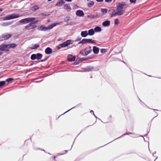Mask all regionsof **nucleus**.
Masks as SVG:
<instances>
[{
    "instance_id": "338daca9",
    "label": "nucleus",
    "mask_w": 161,
    "mask_h": 161,
    "mask_svg": "<svg viewBox=\"0 0 161 161\" xmlns=\"http://www.w3.org/2000/svg\"><path fill=\"white\" fill-rule=\"evenodd\" d=\"M65 154V153H60V154H58V155H63V154Z\"/></svg>"
},
{
    "instance_id": "a211bd4d",
    "label": "nucleus",
    "mask_w": 161,
    "mask_h": 161,
    "mask_svg": "<svg viewBox=\"0 0 161 161\" xmlns=\"http://www.w3.org/2000/svg\"><path fill=\"white\" fill-rule=\"evenodd\" d=\"M93 52L95 54H97L99 51V48L96 46L93 47Z\"/></svg>"
},
{
    "instance_id": "412c9836",
    "label": "nucleus",
    "mask_w": 161,
    "mask_h": 161,
    "mask_svg": "<svg viewBox=\"0 0 161 161\" xmlns=\"http://www.w3.org/2000/svg\"><path fill=\"white\" fill-rule=\"evenodd\" d=\"M2 35L3 36L4 38H5V40L8 39L12 36L11 34H8V33H6L5 34H3Z\"/></svg>"
},
{
    "instance_id": "b1692460",
    "label": "nucleus",
    "mask_w": 161,
    "mask_h": 161,
    "mask_svg": "<svg viewBox=\"0 0 161 161\" xmlns=\"http://www.w3.org/2000/svg\"><path fill=\"white\" fill-rule=\"evenodd\" d=\"M101 16L99 14H93V15H88L87 16V17L89 18H97L100 17Z\"/></svg>"
},
{
    "instance_id": "72a5a7b5",
    "label": "nucleus",
    "mask_w": 161,
    "mask_h": 161,
    "mask_svg": "<svg viewBox=\"0 0 161 161\" xmlns=\"http://www.w3.org/2000/svg\"><path fill=\"white\" fill-rule=\"evenodd\" d=\"M14 80V79L13 78H10L6 79L5 80V82H7L8 83H10L13 80Z\"/></svg>"
},
{
    "instance_id": "cd10ccee",
    "label": "nucleus",
    "mask_w": 161,
    "mask_h": 161,
    "mask_svg": "<svg viewBox=\"0 0 161 161\" xmlns=\"http://www.w3.org/2000/svg\"><path fill=\"white\" fill-rule=\"evenodd\" d=\"M94 2L93 1H90L87 4V7L88 8H91L94 4Z\"/></svg>"
},
{
    "instance_id": "5fc2aeb1",
    "label": "nucleus",
    "mask_w": 161,
    "mask_h": 161,
    "mask_svg": "<svg viewBox=\"0 0 161 161\" xmlns=\"http://www.w3.org/2000/svg\"><path fill=\"white\" fill-rule=\"evenodd\" d=\"M136 0H131V3H136Z\"/></svg>"
},
{
    "instance_id": "2f4dec72",
    "label": "nucleus",
    "mask_w": 161,
    "mask_h": 161,
    "mask_svg": "<svg viewBox=\"0 0 161 161\" xmlns=\"http://www.w3.org/2000/svg\"><path fill=\"white\" fill-rule=\"evenodd\" d=\"M108 11V9L106 8H102L101 9V12L104 14L107 13V12Z\"/></svg>"
},
{
    "instance_id": "7ed1b4c3",
    "label": "nucleus",
    "mask_w": 161,
    "mask_h": 161,
    "mask_svg": "<svg viewBox=\"0 0 161 161\" xmlns=\"http://www.w3.org/2000/svg\"><path fill=\"white\" fill-rule=\"evenodd\" d=\"M38 22L39 20H38L33 21L30 22L28 25L25 26V28L27 30L34 29L37 26V25L35 24L37 23Z\"/></svg>"
},
{
    "instance_id": "bf43d9fd",
    "label": "nucleus",
    "mask_w": 161,
    "mask_h": 161,
    "mask_svg": "<svg viewBox=\"0 0 161 161\" xmlns=\"http://www.w3.org/2000/svg\"><path fill=\"white\" fill-rule=\"evenodd\" d=\"M139 136L142 137L143 138V140H144V141L145 142H146L145 141V138H144V137H143V136H142L141 135V136Z\"/></svg>"
},
{
    "instance_id": "ddd939ff",
    "label": "nucleus",
    "mask_w": 161,
    "mask_h": 161,
    "mask_svg": "<svg viewBox=\"0 0 161 161\" xmlns=\"http://www.w3.org/2000/svg\"><path fill=\"white\" fill-rule=\"evenodd\" d=\"M76 14L78 16L81 17L84 15V13L82 10H78L76 11Z\"/></svg>"
},
{
    "instance_id": "aec40b11",
    "label": "nucleus",
    "mask_w": 161,
    "mask_h": 161,
    "mask_svg": "<svg viewBox=\"0 0 161 161\" xmlns=\"http://www.w3.org/2000/svg\"><path fill=\"white\" fill-rule=\"evenodd\" d=\"M64 3L65 2L63 0H60L58 2L56 3L55 6L60 7L64 5Z\"/></svg>"
},
{
    "instance_id": "7c9ffc66",
    "label": "nucleus",
    "mask_w": 161,
    "mask_h": 161,
    "mask_svg": "<svg viewBox=\"0 0 161 161\" xmlns=\"http://www.w3.org/2000/svg\"><path fill=\"white\" fill-rule=\"evenodd\" d=\"M31 59L32 60H35L36 59V54H32L31 56Z\"/></svg>"
},
{
    "instance_id": "f8f14e48",
    "label": "nucleus",
    "mask_w": 161,
    "mask_h": 161,
    "mask_svg": "<svg viewBox=\"0 0 161 161\" xmlns=\"http://www.w3.org/2000/svg\"><path fill=\"white\" fill-rule=\"evenodd\" d=\"M59 24V23H54L51 24L50 25H49L47 27V30L52 29L54 27L56 26L57 25Z\"/></svg>"
},
{
    "instance_id": "c9c22d12",
    "label": "nucleus",
    "mask_w": 161,
    "mask_h": 161,
    "mask_svg": "<svg viewBox=\"0 0 161 161\" xmlns=\"http://www.w3.org/2000/svg\"><path fill=\"white\" fill-rule=\"evenodd\" d=\"M5 81H0V87L3 86L5 84Z\"/></svg>"
},
{
    "instance_id": "3c124183",
    "label": "nucleus",
    "mask_w": 161,
    "mask_h": 161,
    "mask_svg": "<svg viewBox=\"0 0 161 161\" xmlns=\"http://www.w3.org/2000/svg\"><path fill=\"white\" fill-rule=\"evenodd\" d=\"M82 44L83 45L84 44V42H83V39H82L81 41L80 42H79L78 43L77 45H79V44Z\"/></svg>"
},
{
    "instance_id": "69168bd1",
    "label": "nucleus",
    "mask_w": 161,
    "mask_h": 161,
    "mask_svg": "<svg viewBox=\"0 0 161 161\" xmlns=\"http://www.w3.org/2000/svg\"><path fill=\"white\" fill-rule=\"evenodd\" d=\"M3 53L1 51H0V55H2Z\"/></svg>"
},
{
    "instance_id": "20e7f679",
    "label": "nucleus",
    "mask_w": 161,
    "mask_h": 161,
    "mask_svg": "<svg viewBox=\"0 0 161 161\" xmlns=\"http://www.w3.org/2000/svg\"><path fill=\"white\" fill-rule=\"evenodd\" d=\"M19 15L18 14H12L4 17V20H9L19 18Z\"/></svg>"
},
{
    "instance_id": "79ce46f5",
    "label": "nucleus",
    "mask_w": 161,
    "mask_h": 161,
    "mask_svg": "<svg viewBox=\"0 0 161 161\" xmlns=\"http://www.w3.org/2000/svg\"><path fill=\"white\" fill-rule=\"evenodd\" d=\"M30 22L33 21H34L35 20L36 18L35 17H28Z\"/></svg>"
},
{
    "instance_id": "473e14b6",
    "label": "nucleus",
    "mask_w": 161,
    "mask_h": 161,
    "mask_svg": "<svg viewBox=\"0 0 161 161\" xmlns=\"http://www.w3.org/2000/svg\"><path fill=\"white\" fill-rule=\"evenodd\" d=\"M81 105V103H79V104H78V105H76V106H74L73 108H71L69 109V110H68V111H67L65 112V113H66L69 111H70L71 109H73L75 108H76L79 107L80 105Z\"/></svg>"
},
{
    "instance_id": "39448f33",
    "label": "nucleus",
    "mask_w": 161,
    "mask_h": 161,
    "mask_svg": "<svg viewBox=\"0 0 161 161\" xmlns=\"http://www.w3.org/2000/svg\"><path fill=\"white\" fill-rule=\"evenodd\" d=\"M116 5L117 10H124L126 8V4L124 2L117 3Z\"/></svg>"
},
{
    "instance_id": "c756f323",
    "label": "nucleus",
    "mask_w": 161,
    "mask_h": 161,
    "mask_svg": "<svg viewBox=\"0 0 161 161\" xmlns=\"http://www.w3.org/2000/svg\"><path fill=\"white\" fill-rule=\"evenodd\" d=\"M33 46L31 48L32 49H36L39 47V45L38 44H34L32 45Z\"/></svg>"
},
{
    "instance_id": "6ab92c4d",
    "label": "nucleus",
    "mask_w": 161,
    "mask_h": 161,
    "mask_svg": "<svg viewBox=\"0 0 161 161\" xmlns=\"http://www.w3.org/2000/svg\"><path fill=\"white\" fill-rule=\"evenodd\" d=\"M64 8L68 12L70 11L71 9V8L70 6L67 4H64Z\"/></svg>"
},
{
    "instance_id": "1a4fd4ad",
    "label": "nucleus",
    "mask_w": 161,
    "mask_h": 161,
    "mask_svg": "<svg viewBox=\"0 0 161 161\" xmlns=\"http://www.w3.org/2000/svg\"><path fill=\"white\" fill-rule=\"evenodd\" d=\"M84 44L87 43H96V41L92 40L91 39H83Z\"/></svg>"
},
{
    "instance_id": "bb28decb",
    "label": "nucleus",
    "mask_w": 161,
    "mask_h": 161,
    "mask_svg": "<svg viewBox=\"0 0 161 161\" xmlns=\"http://www.w3.org/2000/svg\"><path fill=\"white\" fill-rule=\"evenodd\" d=\"M36 59L38 60L41 59L42 57V54L40 53H37L36 54Z\"/></svg>"
},
{
    "instance_id": "37998d69",
    "label": "nucleus",
    "mask_w": 161,
    "mask_h": 161,
    "mask_svg": "<svg viewBox=\"0 0 161 161\" xmlns=\"http://www.w3.org/2000/svg\"><path fill=\"white\" fill-rule=\"evenodd\" d=\"M107 52V49L104 48H102L101 49V52L102 53H103Z\"/></svg>"
},
{
    "instance_id": "ea45409f",
    "label": "nucleus",
    "mask_w": 161,
    "mask_h": 161,
    "mask_svg": "<svg viewBox=\"0 0 161 161\" xmlns=\"http://www.w3.org/2000/svg\"><path fill=\"white\" fill-rule=\"evenodd\" d=\"M119 19H114V24L117 25L119 23Z\"/></svg>"
},
{
    "instance_id": "052dcab7",
    "label": "nucleus",
    "mask_w": 161,
    "mask_h": 161,
    "mask_svg": "<svg viewBox=\"0 0 161 161\" xmlns=\"http://www.w3.org/2000/svg\"><path fill=\"white\" fill-rule=\"evenodd\" d=\"M90 113H91V114H93V115H94V112L93 111H92V110H91V111H90Z\"/></svg>"
},
{
    "instance_id": "de8ad7c7",
    "label": "nucleus",
    "mask_w": 161,
    "mask_h": 161,
    "mask_svg": "<svg viewBox=\"0 0 161 161\" xmlns=\"http://www.w3.org/2000/svg\"><path fill=\"white\" fill-rule=\"evenodd\" d=\"M81 37H80V36H78V37H77V38L76 39L75 41L77 42V41H80L81 40Z\"/></svg>"
},
{
    "instance_id": "423d86ee",
    "label": "nucleus",
    "mask_w": 161,
    "mask_h": 161,
    "mask_svg": "<svg viewBox=\"0 0 161 161\" xmlns=\"http://www.w3.org/2000/svg\"><path fill=\"white\" fill-rule=\"evenodd\" d=\"M72 40H68L65 42L60 44L61 47H64L69 46L71 43Z\"/></svg>"
},
{
    "instance_id": "9d476101",
    "label": "nucleus",
    "mask_w": 161,
    "mask_h": 161,
    "mask_svg": "<svg viewBox=\"0 0 161 161\" xmlns=\"http://www.w3.org/2000/svg\"><path fill=\"white\" fill-rule=\"evenodd\" d=\"M75 56H73L71 54H69L67 56V60L69 61H74L75 60Z\"/></svg>"
},
{
    "instance_id": "4c0bfd02",
    "label": "nucleus",
    "mask_w": 161,
    "mask_h": 161,
    "mask_svg": "<svg viewBox=\"0 0 161 161\" xmlns=\"http://www.w3.org/2000/svg\"><path fill=\"white\" fill-rule=\"evenodd\" d=\"M70 17L69 16H66L64 19V21L65 22H67L70 19Z\"/></svg>"
},
{
    "instance_id": "58836bf2",
    "label": "nucleus",
    "mask_w": 161,
    "mask_h": 161,
    "mask_svg": "<svg viewBox=\"0 0 161 161\" xmlns=\"http://www.w3.org/2000/svg\"><path fill=\"white\" fill-rule=\"evenodd\" d=\"M32 8L34 11L37 10L39 8L38 6L36 5H35L34 6L32 7Z\"/></svg>"
},
{
    "instance_id": "4be33fe9",
    "label": "nucleus",
    "mask_w": 161,
    "mask_h": 161,
    "mask_svg": "<svg viewBox=\"0 0 161 161\" xmlns=\"http://www.w3.org/2000/svg\"><path fill=\"white\" fill-rule=\"evenodd\" d=\"M13 22L12 21H9V22H4L1 24V25L3 26H6L11 25Z\"/></svg>"
},
{
    "instance_id": "a878e982",
    "label": "nucleus",
    "mask_w": 161,
    "mask_h": 161,
    "mask_svg": "<svg viewBox=\"0 0 161 161\" xmlns=\"http://www.w3.org/2000/svg\"><path fill=\"white\" fill-rule=\"evenodd\" d=\"M95 32H99L102 31L101 28L98 26H97L95 27L93 29Z\"/></svg>"
},
{
    "instance_id": "c85d7f7f",
    "label": "nucleus",
    "mask_w": 161,
    "mask_h": 161,
    "mask_svg": "<svg viewBox=\"0 0 161 161\" xmlns=\"http://www.w3.org/2000/svg\"><path fill=\"white\" fill-rule=\"evenodd\" d=\"M8 47H9L10 48H14L16 47L17 45L15 43H11L9 44H8Z\"/></svg>"
},
{
    "instance_id": "2eb2a0df",
    "label": "nucleus",
    "mask_w": 161,
    "mask_h": 161,
    "mask_svg": "<svg viewBox=\"0 0 161 161\" xmlns=\"http://www.w3.org/2000/svg\"><path fill=\"white\" fill-rule=\"evenodd\" d=\"M37 29L41 31H47V27H45L43 25H41L38 27Z\"/></svg>"
},
{
    "instance_id": "9b49d317",
    "label": "nucleus",
    "mask_w": 161,
    "mask_h": 161,
    "mask_svg": "<svg viewBox=\"0 0 161 161\" xmlns=\"http://www.w3.org/2000/svg\"><path fill=\"white\" fill-rule=\"evenodd\" d=\"M20 23L23 24H26L30 23L29 20L28 18H25L20 20L19 21Z\"/></svg>"
},
{
    "instance_id": "864d4df0",
    "label": "nucleus",
    "mask_w": 161,
    "mask_h": 161,
    "mask_svg": "<svg viewBox=\"0 0 161 161\" xmlns=\"http://www.w3.org/2000/svg\"><path fill=\"white\" fill-rule=\"evenodd\" d=\"M137 97H138V99H139V100L140 101V102H142V103L141 104H142V105H146V104H145L143 102L141 101V100L140 99V98L138 97V96H137Z\"/></svg>"
},
{
    "instance_id": "774afa93",
    "label": "nucleus",
    "mask_w": 161,
    "mask_h": 161,
    "mask_svg": "<svg viewBox=\"0 0 161 161\" xmlns=\"http://www.w3.org/2000/svg\"><path fill=\"white\" fill-rule=\"evenodd\" d=\"M3 8H0V12L2 11L3 10Z\"/></svg>"
},
{
    "instance_id": "e433bc0d",
    "label": "nucleus",
    "mask_w": 161,
    "mask_h": 161,
    "mask_svg": "<svg viewBox=\"0 0 161 161\" xmlns=\"http://www.w3.org/2000/svg\"><path fill=\"white\" fill-rule=\"evenodd\" d=\"M138 136H139L138 135L135 134L134 133H132L131 132V137H134V138H136V137H137Z\"/></svg>"
},
{
    "instance_id": "09e8293b",
    "label": "nucleus",
    "mask_w": 161,
    "mask_h": 161,
    "mask_svg": "<svg viewBox=\"0 0 161 161\" xmlns=\"http://www.w3.org/2000/svg\"><path fill=\"white\" fill-rule=\"evenodd\" d=\"M74 65H77L79 64V63L78 62V61L76 59L75 61L73 63Z\"/></svg>"
},
{
    "instance_id": "6e6d98bb",
    "label": "nucleus",
    "mask_w": 161,
    "mask_h": 161,
    "mask_svg": "<svg viewBox=\"0 0 161 161\" xmlns=\"http://www.w3.org/2000/svg\"><path fill=\"white\" fill-rule=\"evenodd\" d=\"M112 0H105V2L106 3H110L112 1Z\"/></svg>"
},
{
    "instance_id": "f3484780",
    "label": "nucleus",
    "mask_w": 161,
    "mask_h": 161,
    "mask_svg": "<svg viewBox=\"0 0 161 161\" xmlns=\"http://www.w3.org/2000/svg\"><path fill=\"white\" fill-rule=\"evenodd\" d=\"M45 52L46 54H50L52 52V49L49 47H47L45 49Z\"/></svg>"
},
{
    "instance_id": "13d9d810",
    "label": "nucleus",
    "mask_w": 161,
    "mask_h": 161,
    "mask_svg": "<svg viewBox=\"0 0 161 161\" xmlns=\"http://www.w3.org/2000/svg\"><path fill=\"white\" fill-rule=\"evenodd\" d=\"M103 0H96L97 2H100V3L103 2Z\"/></svg>"
},
{
    "instance_id": "0eeeda50",
    "label": "nucleus",
    "mask_w": 161,
    "mask_h": 161,
    "mask_svg": "<svg viewBox=\"0 0 161 161\" xmlns=\"http://www.w3.org/2000/svg\"><path fill=\"white\" fill-rule=\"evenodd\" d=\"M94 57V55H91L90 56H88L86 58H78L76 59V60L78 61V62L79 63V64L81 62H82L83 61L88 59H92Z\"/></svg>"
},
{
    "instance_id": "f257e3e1",
    "label": "nucleus",
    "mask_w": 161,
    "mask_h": 161,
    "mask_svg": "<svg viewBox=\"0 0 161 161\" xmlns=\"http://www.w3.org/2000/svg\"><path fill=\"white\" fill-rule=\"evenodd\" d=\"M109 14L111 17L117 15H123L125 12V10H117L116 11L114 9L109 10L108 11Z\"/></svg>"
},
{
    "instance_id": "603ef678",
    "label": "nucleus",
    "mask_w": 161,
    "mask_h": 161,
    "mask_svg": "<svg viewBox=\"0 0 161 161\" xmlns=\"http://www.w3.org/2000/svg\"><path fill=\"white\" fill-rule=\"evenodd\" d=\"M156 114H157L156 115V116H155V117H153V119H152L151 120V121H150V126H151V122L153 120V119H154L155 117H156L157 116H158V113H156Z\"/></svg>"
},
{
    "instance_id": "5701e85b",
    "label": "nucleus",
    "mask_w": 161,
    "mask_h": 161,
    "mask_svg": "<svg viewBox=\"0 0 161 161\" xmlns=\"http://www.w3.org/2000/svg\"><path fill=\"white\" fill-rule=\"evenodd\" d=\"M80 35L82 37H85L88 35V32L86 31H82L81 32Z\"/></svg>"
},
{
    "instance_id": "a19ab883",
    "label": "nucleus",
    "mask_w": 161,
    "mask_h": 161,
    "mask_svg": "<svg viewBox=\"0 0 161 161\" xmlns=\"http://www.w3.org/2000/svg\"><path fill=\"white\" fill-rule=\"evenodd\" d=\"M76 24V23L74 22H69L66 25H75Z\"/></svg>"
},
{
    "instance_id": "4d7b16f0",
    "label": "nucleus",
    "mask_w": 161,
    "mask_h": 161,
    "mask_svg": "<svg viewBox=\"0 0 161 161\" xmlns=\"http://www.w3.org/2000/svg\"><path fill=\"white\" fill-rule=\"evenodd\" d=\"M146 106V107H147V108H149V109H151L152 110H156V111H158V110H157V109H152V108H150L148 106H147L146 105H145Z\"/></svg>"
},
{
    "instance_id": "e2e57ef3",
    "label": "nucleus",
    "mask_w": 161,
    "mask_h": 161,
    "mask_svg": "<svg viewBox=\"0 0 161 161\" xmlns=\"http://www.w3.org/2000/svg\"><path fill=\"white\" fill-rule=\"evenodd\" d=\"M42 81V80H40V81H35V82L36 83H39V82H41V81Z\"/></svg>"
},
{
    "instance_id": "680f3d73",
    "label": "nucleus",
    "mask_w": 161,
    "mask_h": 161,
    "mask_svg": "<svg viewBox=\"0 0 161 161\" xmlns=\"http://www.w3.org/2000/svg\"><path fill=\"white\" fill-rule=\"evenodd\" d=\"M72 0H65V1L66 2H71L72 1Z\"/></svg>"
},
{
    "instance_id": "c03bdc74",
    "label": "nucleus",
    "mask_w": 161,
    "mask_h": 161,
    "mask_svg": "<svg viewBox=\"0 0 161 161\" xmlns=\"http://www.w3.org/2000/svg\"><path fill=\"white\" fill-rule=\"evenodd\" d=\"M49 57H50V56H49L47 57H46L45 58L41 60L40 61V62H44L46 61H47V59Z\"/></svg>"
},
{
    "instance_id": "f03ea898",
    "label": "nucleus",
    "mask_w": 161,
    "mask_h": 161,
    "mask_svg": "<svg viewBox=\"0 0 161 161\" xmlns=\"http://www.w3.org/2000/svg\"><path fill=\"white\" fill-rule=\"evenodd\" d=\"M92 50L91 47L89 46L86 47L84 49L81 50L80 52V53L83 56H86L91 53Z\"/></svg>"
},
{
    "instance_id": "8fccbe9b",
    "label": "nucleus",
    "mask_w": 161,
    "mask_h": 161,
    "mask_svg": "<svg viewBox=\"0 0 161 161\" xmlns=\"http://www.w3.org/2000/svg\"><path fill=\"white\" fill-rule=\"evenodd\" d=\"M150 130V128L149 129H148L147 130V134L144 136L147 137V135H148V134Z\"/></svg>"
},
{
    "instance_id": "4468645a",
    "label": "nucleus",
    "mask_w": 161,
    "mask_h": 161,
    "mask_svg": "<svg viewBox=\"0 0 161 161\" xmlns=\"http://www.w3.org/2000/svg\"><path fill=\"white\" fill-rule=\"evenodd\" d=\"M110 24V22L109 20H106L103 22L102 25L104 27H107L109 26Z\"/></svg>"
},
{
    "instance_id": "a18cd8bd",
    "label": "nucleus",
    "mask_w": 161,
    "mask_h": 161,
    "mask_svg": "<svg viewBox=\"0 0 161 161\" xmlns=\"http://www.w3.org/2000/svg\"><path fill=\"white\" fill-rule=\"evenodd\" d=\"M40 14L42 16H49L50 15V14H46L45 13H41Z\"/></svg>"
},
{
    "instance_id": "393cba45",
    "label": "nucleus",
    "mask_w": 161,
    "mask_h": 161,
    "mask_svg": "<svg viewBox=\"0 0 161 161\" xmlns=\"http://www.w3.org/2000/svg\"><path fill=\"white\" fill-rule=\"evenodd\" d=\"M88 32V35L89 36H92L95 33V31L93 29H91L89 30Z\"/></svg>"
},
{
    "instance_id": "f704fd0d",
    "label": "nucleus",
    "mask_w": 161,
    "mask_h": 161,
    "mask_svg": "<svg viewBox=\"0 0 161 161\" xmlns=\"http://www.w3.org/2000/svg\"><path fill=\"white\" fill-rule=\"evenodd\" d=\"M131 134V133H130V132L128 133H126V134H124V135H122V136H120V137H118V138H116V139H115L114 140H114H117V139H119V138H121V137H123L124 136H125L127 135H129V134ZM113 141H114V140H113Z\"/></svg>"
},
{
    "instance_id": "6e6552de",
    "label": "nucleus",
    "mask_w": 161,
    "mask_h": 161,
    "mask_svg": "<svg viewBox=\"0 0 161 161\" xmlns=\"http://www.w3.org/2000/svg\"><path fill=\"white\" fill-rule=\"evenodd\" d=\"M8 47V44H1L0 45V50L1 51H6V52H8L9 51Z\"/></svg>"
},
{
    "instance_id": "dca6fc26",
    "label": "nucleus",
    "mask_w": 161,
    "mask_h": 161,
    "mask_svg": "<svg viewBox=\"0 0 161 161\" xmlns=\"http://www.w3.org/2000/svg\"><path fill=\"white\" fill-rule=\"evenodd\" d=\"M85 70H86L87 71H91L93 70H95L94 69V67L91 66H87L86 68H85L84 69Z\"/></svg>"
},
{
    "instance_id": "0e129e2a",
    "label": "nucleus",
    "mask_w": 161,
    "mask_h": 161,
    "mask_svg": "<svg viewBox=\"0 0 161 161\" xmlns=\"http://www.w3.org/2000/svg\"><path fill=\"white\" fill-rule=\"evenodd\" d=\"M94 115V116H95V117L96 118V119H99L96 116V115H95V114H94V115Z\"/></svg>"
},
{
    "instance_id": "49530a36",
    "label": "nucleus",
    "mask_w": 161,
    "mask_h": 161,
    "mask_svg": "<svg viewBox=\"0 0 161 161\" xmlns=\"http://www.w3.org/2000/svg\"><path fill=\"white\" fill-rule=\"evenodd\" d=\"M5 39L4 38L2 34L1 36H0V42L5 40Z\"/></svg>"
}]
</instances>
